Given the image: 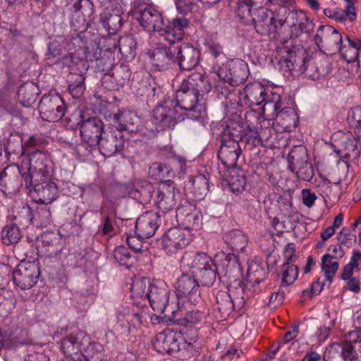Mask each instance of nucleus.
<instances>
[{"label": "nucleus", "instance_id": "f257e3e1", "mask_svg": "<svg viewBox=\"0 0 361 361\" xmlns=\"http://www.w3.org/2000/svg\"><path fill=\"white\" fill-rule=\"evenodd\" d=\"M47 155L40 150L30 152L23 159L20 169L25 183L28 181H42L49 179V171L47 168Z\"/></svg>", "mask_w": 361, "mask_h": 361}, {"label": "nucleus", "instance_id": "f03ea898", "mask_svg": "<svg viewBox=\"0 0 361 361\" xmlns=\"http://www.w3.org/2000/svg\"><path fill=\"white\" fill-rule=\"evenodd\" d=\"M284 62L286 67L294 77H298L306 72L307 76L313 80L318 79L321 73L316 71L312 72L314 65L310 61L309 55L304 47L300 45H294L286 50Z\"/></svg>", "mask_w": 361, "mask_h": 361}, {"label": "nucleus", "instance_id": "7ed1b4c3", "mask_svg": "<svg viewBox=\"0 0 361 361\" xmlns=\"http://www.w3.org/2000/svg\"><path fill=\"white\" fill-rule=\"evenodd\" d=\"M361 348V326L350 331L344 341L333 343L329 350L327 358L323 361H357L355 345Z\"/></svg>", "mask_w": 361, "mask_h": 361}, {"label": "nucleus", "instance_id": "20e7f679", "mask_svg": "<svg viewBox=\"0 0 361 361\" xmlns=\"http://www.w3.org/2000/svg\"><path fill=\"white\" fill-rule=\"evenodd\" d=\"M179 107L175 104L173 99L168 97L153 110L152 121L157 130L173 129L175 126L184 119L179 113Z\"/></svg>", "mask_w": 361, "mask_h": 361}, {"label": "nucleus", "instance_id": "39448f33", "mask_svg": "<svg viewBox=\"0 0 361 361\" xmlns=\"http://www.w3.org/2000/svg\"><path fill=\"white\" fill-rule=\"evenodd\" d=\"M170 290L166 283L161 280H157L152 283L149 289L147 290V300L149 302L152 308L164 314L166 312L176 317V311L173 304L169 302Z\"/></svg>", "mask_w": 361, "mask_h": 361}, {"label": "nucleus", "instance_id": "423d86ee", "mask_svg": "<svg viewBox=\"0 0 361 361\" xmlns=\"http://www.w3.org/2000/svg\"><path fill=\"white\" fill-rule=\"evenodd\" d=\"M153 345L160 353L168 354L178 353L181 350L191 352L193 349V345L184 339L180 332L171 329L159 333L156 336Z\"/></svg>", "mask_w": 361, "mask_h": 361}, {"label": "nucleus", "instance_id": "0eeeda50", "mask_svg": "<svg viewBox=\"0 0 361 361\" xmlns=\"http://www.w3.org/2000/svg\"><path fill=\"white\" fill-rule=\"evenodd\" d=\"M251 19L257 33L273 38L276 37L279 30L283 25L282 20L277 19L271 10L263 6L254 8Z\"/></svg>", "mask_w": 361, "mask_h": 361}, {"label": "nucleus", "instance_id": "6e6552de", "mask_svg": "<svg viewBox=\"0 0 361 361\" xmlns=\"http://www.w3.org/2000/svg\"><path fill=\"white\" fill-rule=\"evenodd\" d=\"M314 41L319 49L326 54L342 51V35L331 25L319 26L314 36Z\"/></svg>", "mask_w": 361, "mask_h": 361}, {"label": "nucleus", "instance_id": "1a4fd4ad", "mask_svg": "<svg viewBox=\"0 0 361 361\" xmlns=\"http://www.w3.org/2000/svg\"><path fill=\"white\" fill-rule=\"evenodd\" d=\"M175 104L180 109L185 110V116L192 120H200L203 118L202 107L197 105L200 101L197 97L188 86L183 82L176 92V97L173 98Z\"/></svg>", "mask_w": 361, "mask_h": 361}, {"label": "nucleus", "instance_id": "9d476101", "mask_svg": "<svg viewBox=\"0 0 361 361\" xmlns=\"http://www.w3.org/2000/svg\"><path fill=\"white\" fill-rule=\"evenodd\" d=\"M219 78L232 87L243 84L248 76V66L243 60H232L218 69Z\"/></svg>", "mask_w": 361, "mask_h": 361}, {"label": "nucleus", "instance_id": "9b49d317", "mask_svg": "<svg viewBox=\"0 0 361 361\" xmlns=\"http://www.w3.org/2000/svg\"><path fill=\"white\" fill-rule=\"evenodd\" d=\"M70 11L72 27L79 32L86 31L94 19L93 3L90 0H77Z\"/></svg>", "mask_w": 361, "mask_h": 361}, {"label": "nucleus", "instance_id": "f8f14e48", "mask_svg": "<svg viewBox=\"0 0 361 361\" xmlns=\"http://www.w3.org/2000/svg\"><path fill=\"white\" fill-rule=\"evenodd\" d=\"M39 264L37 261H22L13 272L15 284L22 290L31 288L39 276Z\"/></svg>", "mask_w": 361, "mask_h": 361}, {"label": "nucleus", "instance_id": "ddd939ff", "mask_svg": "<svg viewBox=\"0 0 361 361\" xmlns=\"http://www.w3.org/2000/svg\"><path fill=\"white\" fill-rule=\"evenodd\" d=\"M39 110L44 120L54 122L63 118L66 106L58 94L44 95L39 103Z\"/></svg>", "mask_w": 361, "mask_h": 361}, {"label": "nucleus", "instance_id": "4468645a", "mask_svg": "<svg viewBox=\"0 0 361 361\" xmlns=\"http://www.w3.org/2000/svg\"><path fill=\"white\" fill-rule=\"evenodd\" d=\"M145 315L143 312H133L128 308H122L116 316V331L126 336L137 333L143 324Z\"/></svg>", "mask_w": 361, "mask_h": 361}, {"label": "nucleus", "instance_id": "2eb2a0df", "mask_svg": "<svg viewBox=\"0 0 361 361\" xmlns=\"http://www.w3.org/2000/svg\"><path fill=\"white\" fill-rule=\"evenodd\" d=\"M25 186L30 190V195L37 203L48 205L57 197L58 188L49 178L42 181H28Z\"/></svg>", "mask_w": 361, "mask_h": 361}, {"label": "nucleus", "instance_id": "dca6fc26", "mask_svg": "<svg viewBox=\"0 0 361 361\" xmlns=\"http://www.w3.org/2000/svg\"><path fill=\"white\" fill-rule=\"evenodd\" d=\"M103 121L97 116L82 119L80 123L82 141L89 147H96L104 132Z\"/></svg>", "mask_w": 361, "mask_h": 361}, {"label": "nucleus", "instance_id": "f3484780", "mask_svg": "<svg viewBox=\"0 0 361 361\" xmlns=\"http://www.w3.org/2000/svg\"><path fill=\"white\" fill-rule=\"evenodd\" d=\"M125 144L123 132L109 128L104 132L97 147L104 157H111L123 151Z\"/></svg>", "mask_w": 361, "mask_h": 361}, {"label": "nucleus", "instance_id": "a211bd4d", "mask_svg": "<svg viewBox=\"0 0 361 361\" xmlns=\"http://www.w3.org/2000/svg\"><path fill=\"white\" fill-rule=\"evenodd\" d=\"M189 243L190 238L186 237L185 232L180 228L173 227L167 231L158 243L166 254L173 255Z\"/></svg>", "mask_w": 361, "mask_h": 361}, {"label": "nucleus", "instance_id": "6ab92c4d", "mask_svg": "<svg viewBox=\"0 0 361 361\" xmlns=\"http://www.w3.org/2000/svg\"><path fill=\"white\" fill-rule=\"evenodd\" d=\"M176 295L185 297L191 302H198L200 298V283L196 278L190 274H183L175 283Z\"/></svg>", "mask_w": 361, "mask_h": 361}, {"label": "nucleus", "instance_id": "aec40b11", "mask_svg": "<svg viewBox=\"0 0 361 361\" xmlns=\"http://www.w3.org/2000/svg\"><path fill=\"white\" fill-rule=\"evenodd\" d=\"M137 19L140 25L148 32L157 31L161 35L164 29V17L154 6H147L137 12Z\"/></svg>", "mask_w": 361, "mask_h": 361}, {"label": "nucleus", "instance_id": "412c9836", "mask_svg": "<svg viewBox=\"0 0 361 361\" xmlns=\"http://www.w3.org/2000/svg\"><path fill=\"white\" fill-rule=\"evenodd\" d=\"M240 154L241 149L238 142L228 140H221L220 149L218 153V157L222 165V166H219V173H221L222 169H232L237 166V161Z\"/></svg>", "mask_w": 361, "mask_h": 361}, {"label": "nucleus", "instance_id": "4be33fe9", "mask_svg": "<svg viewBox=\"0 0 361 361\" xmlns=\"http://www.w3.org/2000/svg\"><path fill=\"white\" fill-rule=\"evenodd\" d=\"M161 223V215L158 212L147 211L137 219L135 232L140 238H149L153 236Z\"/></svg>", "mask_w": 361, "mask_h": 361}, {"label": "nucleus", "instance_id": "5701e85b", "mask_svg": "<svg viewBox=\"0 0 361 361\" xmlns=\"http://www.w3.org/2000/svg\"><path fill=\"white\" fill-rule=\"evenodd\" d=\"M176 185L171 180L159 184L154 202L164 213L171 210L176 205Z\"/></svg>", "mask_w": 361, "mask_h": 361}, {"label": "nucleus", "instance_id": "b1692460", "mask_svg": "<svg viewBox=\"0 0 361 361\" xmlns=\"http://www.w3.org/2000/svg\"><path fill=\"white\" fill-rule=\"evenodd\" d=\"M176 63L181 71L192 70L198 64L200 51L194 46L184 43L176 47Z\"/></svg>", "mask_w": 361, "mask_h": 361}, {"label": "nucleus", "instance_id": "393cba45", "mask_svg": "<svg viewBox=\"0 0 361 361\" xmlns=\"http://www.w3.org/2000/svg\"><path fill=\"white\" fill-rule=\"evenodd\" d=\"M89 338L83 331H78L67 336L61 341V349L66 356L73 361L79 360L82 346L88 343Z\"/></svg>", "mask_w": 361, "mask_h": 361}, {"label": "nucleus", "instance_id": "a878e982", "mask_svg": "<svg viewBox=\"0 0 361 361\" xmlns=\"http://www.w3.org/2000/svg\"><path fill=\"white\" fill-rule=\"evenodd\" d=\"M176 49L171 44L170 47L160 45L155 48L150 55L153 67L157 71H165L176 63Z\"/></svg>", "mask_w": 361, "mask_h": 361}, {"label": "nucleus", "instance_id": "bb28decb", "mask_svg": "<svg viewBox=\"0 0 361 361\" xmlns=\"http://www.w3.org/2000/svg\"><path fill=\"white\" fill-rule=\"evenodd\" d=\"M189 25V20L185 17H176L173 18L162 30L161 36L171 44L183 39L184 30Z\"/></svg>", "mask_w": 361, "mask_h": 361}, {"label": "nucleus", "instance_id": "cd10ccee", "mask_svg": "<svg viewBox=\"0 0 361 361\" xmlns=\"http://www.w3.org/2000/svg\"><path fill=\"white\" fill-rule=\"evenodd\" d=\"M291 199V195L288 193L283 195L272 193L265 197L264 203L267 209L271 210L276 208L281 214L290 216L293 213Z\"/></svg>", "mask_w": 361, "mask_h": 361}, {"label": "nucleus", "instance_id": "c85d7f7f", "mask_svg": "<svg viewBox=\"0 0 361 361\" xmlns=\"http://www.w3.org/2000/svg\"><path fill=\"white\" fill-rule=\"evenodd\" d=\"M110 125L114 130H119L125 132L133 133L137 131L135 126L137 118L134 114L128 111H118L116 114L109 116Z\"/></svg>", "mask_w": 361, "mask_h": 361}, {"label": "nucleus", "instance_id": "c756f323", "mask_svg": "<svg viewBox=\"0 0 361 361\" xmlns=\"http://www.w3.org/2000/svg\"><path fill=\"white\" fill-rule=\"evenodd\" d=\"M99 23L109 35L116 34L122 27L123 19L118 8H106L100 14Z\"/></svg>", "mask_w": 361, "mask_h": 361}, {"label": "nucleus", "instance_id": "7c9ffc66", "mask_svg": "<svg viewBox=\"0 0 361 361\" xmlns=\"http://www.w3.org/2000/svg\"><path fill=\"white\" fill-rule=\"evenodd\" d=\"M221 178L228 186L230 190L233 192H239L244 190L246 179L243 171L237 166L232 169L221 170Z\"/></svg>", "mask_w": 361, "mask_h": 361}, {"label": "nucleus", "instance_id": "2f4dec72", "mask_svg": "<svg viewBox=\"0 0 361 361\" xmlns=\"http://www.w3.org/2000/svg\"><path fill=\"white\" fill-rule=\"evenodd\" d=\"M24 173L20 166H8L0 173V189L4 192H11L18 187V174Z\"/></svg>", "mask_w": 361, "mask_h": 361}, {"label": "nucleus", "instance_id": "473e14b6", "mask_svg": "<svg viewBox=\"0 0 361 361\" xmlns=\"http://www.w3.org/2000/svg\"><path fill=\"white\" fill-rule=\"evenodd\" d=\"M183 82L199 97L207 94L212 89V85L207 77L200 73H192Z\"/></svg>", "mask_w": 361, "mask_h": 361}, {"label": "nucleus", "instance_id": "72a5a7b5", "mask_svg": "<svg viewBox=\"0 0 361 361\" xmlns=\"http://www.w3.org/2000/svg\"><path fill=\"white\" fill-rule=\"evenodd\" d=\"M245 100L250 106H259L267 99L264 87L259 82L250 83L245 87Z\"/></svg>", "mask_w": 361, "mask_h": 361}, {"label": "nucleus", "instance_id": "f704fd0d", "mask_svg": "<svg viewBox=\"0 0 361 361\" xmlns=\"http://www.w3.org/2000/svg\"><path fill=\"white\" fill-rule=\"evenodd\" d=\"M224 240L228 247L237 252H244L248 243V238L239 229H233L224 235Z\"/></svg>", "mask_w": 361, "mask_h": 361}, {"label": "nucleus", "instance_id": "c9c22d12", "mask_svg": "<svg viewBox=\"0 0 361 361\" xmlns=\"http://www.w3.org/2000/svg\"><path fill=\"white\" fill-rule=\"evenodd\" d=\"M155 190V188L149 182L142 180L135 184L130 195L141 204H147L151 202Z\"/></svg>", "mask_w": 361, "mask_h": 361}, {"label": "nucleus", "instance_id": "e433bc0d", "mask_svg": "<svg viewBox=\"0 0 361 361\" xmlns=\"http://www.w3.org/2000/svg\"><path fill=\"white\" fill-rule=\"evenodd\" d=\"M207 263L212 265V259L204 252H185L181 258V264L183 267L195 268L197 270L205 267Z\"/></svg>", "mask_w": 361, "mask_h": 361}, {"label": "nucleus", "instance_id": "4c0bfd02", "mask_svg": "<svg viewBox=\"0 0 361 361\" xmlns=\"http://www.w3.org/2000/svg\"><path fill=\"white\" fill-rule=\"evenodd\" d=\"M235 305L227 291H217L215 295L214 307L219 312L221 318L226 319V317L229 316L235 308Z\"/></svg>", "mask_w": 361, "mask_h": 361}, {"label": "nucleus", "instance_id": "58836bf2", "mask_svg": "<svg viewBox=\"0 0 361 361\" xmlns=\"http://www.w3.org/2000/svg\"><path fill=\"white\" fill-rule=\"evenodd\" d=\"M40 242L49 257H56L62 250L61 238L54 232H46L41 235Z\"/></svg>", "mask_w": 361, "mask_h": 361}, {"label": "nucleus", "instance_id": "ea45409f", "mask_svg": "<svg viewBox=\"0 0 361 361\" xmlns=\"http://www.w3.org/2000/svg\"><path fill=\"white\" fill-rule=\"evenodd\" d=\"M245 129L240 121L229 120L221 133V140H228L239 143L243 141Z\"/></svg>", "mask_w": 361, "mask_h": 361}, {"label": "nucleus", "instance_id": "a19ab883", "mask_svg": "<svg viewBox=\"0 0 361 361\" xmlns=\"http://www.w3.org/2000/svg\"><path fill=\"white\" fill-rule=\"evenodd\" d=\"M288 169L295 172L296 169L310 161L307 149L302 145L295 146L288 155Z\"/></svg>", "mask_w": 361, "mask_h": 361}, {"label": "nucleus", "instance_id": "79ce46f5", "mask_svg": "<svg viewBox=\"0 0 361 361\" xmlns=\"http://www.w3.org/2000/svg\"><path fill=\"white\" fill-rule=\"evenodd\" d=\"M86 347H82L79 360L77 361H102L104 357V348L97 342H89Z\"/></svg>", "mask_w": 361, "mask_h": 361}, {"label": "nucleus", "instance_id": "37998d69", "mask_svg": "<svg viewBox=\"0 0 361 361\" xmlns=\"http://www.w3.org/2000/svg\"><path fill=\"white\" fill-rule=\"evenodd\" d=\"M190 190L193 197L197 200L204 198L209 190V179L204 174H198L190 180Z\"/></svg>", "mask_w": 361, "mask_h": 361}, {"label": "nucleus", "instance_id": "c03bdc74", "mask_svg": "<svg viewBox=\"0 0 361 361\" xmlns=\"http://www.w3.org/2000/svg\"><path fill=\"white\" fill-rule=\"evenodd\" d=\"M276 119L288 131L295 128L298 123V116L295 110L290 106H281Z\"/></svg>", "mask_w": 361, "mask_h": 361}, {"label": "nucleus", "instance_id": "a18cd8bd", "mask_svg": "<svg viewBox=\"0 0 361 361\" xmlns=\"http://www.w3.org/2000/svg\"><path fill=\"white\" fill-rule=\"evenodd\" d=\"M37 95V88L32 82L25 83L18 87V99L25 107L31 106L35 102Z\"/></svg>", "mask_w": 361, "mask_h": 361}, {"label": "nucleus", "instance_id": "49530a36", "mask_svg": "<svg viewBox=\"0 0 361 361\" xmlns=\"http://www.w3.org/2000/svg\"><path fill=\"white\" fill-rule=\"evenodd\" d=\"M221 266L225 271V276L229 280L239 279L240 276V267L238 257L234 254L226 255L221 261Z\"/></svg>", "mask_w": 361, "mask_h": 361}, {"label": "nucleus", "instance_id": "de8ad7c7", "mask_svg": "<svg viewBox=\"0 0 361 361\" xmlns=\"http://www.w3.org/2000/svg\"><path fill=\"white\" fill-rule=\"evenodd\" d=\"M52 222L50 207L47 204L37 206L35 204L33 225L37 228H44Z\"/></svg>", "mask_w": 361, "mask_h": 361}, {"label": "nucleus", "instance_id": "09e8293b", "mask_svg": "<svg viewBox=\"0 0 361 361\" xmlns=\"http://www.w3.org/2000/svg\"><path fill=\"white\" fill-rule=\"evenodd\" d=\"M21 237L19 227L13 223L6 225L1 233L2 243L7 246L18 243Z\"/></svg>", "mask_w": 361, "mask_h": 361}, {"label": "nucleus", "instance_id": "8fccbe9b", "mask_svg": "<svg viewBox=\"0 0 361 361\" xmlns=\"http://www.w3.org/2000/svg\"><path fill=\"white\" fill-rule=\"evenodd\" d=\"M176 311L177 312L176 316L175 317H173V319L176 320L179 324L185 326H191L198 323L202 317V312L197 309L191 308V310L187 311L183 317H178L179 312L180 313V314L182 315V309L178 307Z\"/></svg>", "mask_w": 361, "mask_h": 361}, {"label": "nucleus", "instance_id": "3c124183", "mask_svg": "<svg viewBox=\"0 0 361 361\" xmlns=\"http://www.w3.org/2000/svg\"><path fill=\"white\" fill-rule=\"evenodd\" d=\"M34 207L35 204H23L18 207L16 214L15 215V220L20 224L27 226L30 224L33 225L34 216Z\"/></svg>", "mask_w": 361, "mask_h": 361}, {"label": "nucleus", "instance_id": "603ef678", "mask_svg": "<svg viewBox=\"0 0 361 361\" xmlns=\"http://www.w3.org/2000/svg\"><path fill=\"white\" fill-rule=\"evenodd\" d=\"M218 273L217 265L212 261V265L207 263L199 270V279L201 284L204 286H212L216 279Z\"/></svg>", "mask_w": 361, "mask_h": 361}, {"label": "nucleus", "instance_id": "864d4df0", "mask_svg": "<svg viewBox=\"0 0 361 361\" xmlns=\"http://www.w3.org/2000/svg\"><path fill=\"white\" fill-rule=\"evenodd\" d=\"M267 275V271L259 264L251 265L247 270V288L249 286L254 288L256 285L259 284L266 279Z\"/></svg>", "mask_w": 361, "mask_h": 361}, {"label": "nucleus", "instance_id": "5fc2aeb1", "mask_svg": "<svg viewBox=\"0 0 361 361\" xmlns=\"http://www.w3.org/2000/svg\"><path fill=\"white\" fill-rule=\"evenodd\" d=\"M85 77L83 73H73L68 90L71 95L75 98L80 97L85 90Z\"/></svg>", "mask_w": 361, "mask_h": 361}, {"label": "nucleus", "instance_id": "6e6d98bb", "mask_svg": "<svg viewBox=\"0 0 361 361\" xmlns=\"http://www.w3.org/2000/svg\"><path fill=\"white\" fill-rule=\"evenodd\" d=\"M118 47L121 54L124 57L134 56L136 49V42L132 36H123L118 39Z\"/></svg>", "mask_w": 361, "mask_h": 361}, {"label": "nucleus", "instance_id": "4d7b16f0", "mask_svg": "<svg viewBox=\"0 0 361 361\" xmlns=\"http://www.w3.org/2000/svg\"><path fill=\"white\" fill-rule=\"evenodd\" d=\"M228 293L231 295L234 303L238 307L244 304V287L243 282L240 279H235L233 284H230L228 288Z\"/></svg>", "mask_w": 361, "mask_h": 361}, {"label": "nucleus", "instance_id": "13d9d810", "mask_svg": "<svg viewBox=\"0 0 361 361\" xmlns=\"http://www.w3.org/2000/svg\"><path fill=\"white\" fill-rule=\"evenodd\" d=\"M279 96H277L276 101H272L266 99L263 106L261 107L262 115L266 119H275L281 108V102L279 100Z\"/></svg>", "mask_w": 361, "mask_h": 361}, {"label": "nucleus", "instance_id": "bf43d9fd", "mask_svg": "<svg viewBox=\"0 0 361 361\" xmlns=\"http://www.w3.org/2000/svg\"><path fill=\"white\" fill-rule=\"evenodd\" d=\"M333 257L329 254H326L322 259V269L324 272L326 281L331 283L333 276L338 269V262L332 261Z\"/></svg>", "mask_w": 361, "mask_h": 361}, {"label": "nucleus", "instance_id": "052dcab7", "mask_svg": "<svg viewBox=\"0 0 361 361\" xmlns=\"http://www.w3.org/2000/svg\"><path fill=\"white\" fill-rule=\"evenodd\" d=\"M152 285L148 279H138L134 281L131 286L132 297L147 299V290Z\"/></svg>", "mask_w": 361, "mask_h": 361}, {"label": "nucleus", "instance_id": "680f3d73", "mask_svg": "<svg viewBox=\"0 0 361 361\" xmlns=\"http://www.w3.org/2000/svg\"><path fill=\"white\" fill-rule=\"evenodd\" d=\"M131 75L130 68L123 64L114 68L113 77L118 87H123L129 82Z\"/></svg>", "mask_w": 361, "mask_h": 361}, {"label": "nucleus", "instance_id": "e2e57ef3", "mask_svg": "<svg viewBox=\"0 0 361 361\" xmlns=\"http://www.w3.org/2000/svg\"><path fill=\"white\" fill-rule=\"evenodd\" d=\"M114 257L121 266L129 268L133 265V257L128 250L124 246L116 247L114 252Z\"/></svg>", "mask_w": 361, "mask_h": 361}, {"label": "nucleus", "instance_id": "0e129e2a", "mask_svg": "<svg viewBox=\"0 0 361 361\" xmlns=\"http://www.w3.org/2000/svg\"><path fill=\"white\" fill-rule=\"evenodd\" d=\"M298 267L283 263L282 266V283L286 286L292 284L298 278Z\"/></svg>", "mask_w": 361, "mask_h": 361}, {"label": "nucleus", "instance_id": "69168bd1", "mask_svg": "<svg viewBox=\"0 0 361 361\" xmlns=\"http://www.w3.org/2000/svg\"><path fill=\"white\" fill-rule=\"evenodd\" d=\"M253 0H238V6L236 8V13L242 20L247 19L252 17L255 8Z\"/></svg>", "mask_w": 361, "mask_h": 361}, {"label": "nucleus", "instance_id": "338daca9", "mask_svg": "<svg viewBox=\"0 0 361 361\" xmlns=\"http://www.w3.org/2000/svg\"><path fill=\"white\" fill-rule=\"evenodd\" d=\"M243 140L251 147H255L262 143V139L257 128L247 126V130L244 131Z\"/></svg>", "mask_w": 361, "mask_h": 361}, {"label": "nucleus", "instance_id": "774afa93", "mask_svg": "<svg viewBox=\"0 0 361 361\" xmlns=\"http://www.w3.org/2000/svg\"><path fill=\"white\" fill-rule=\"evenodd\" d=\"M357 142L355 137L349 138L344 142L345 158L356 159L360 157V151L357 148Z\"/></svg>", "mask_w": 361, "mask_h": 361}]
</instances>
